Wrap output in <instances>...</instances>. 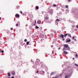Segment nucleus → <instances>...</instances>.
<instances>
[{"instance_id":"nucleus-1","label":"nucleus","mask_w":78,"mask_h":78,"mask_svg":"<svg viewBox=\"0 0 78 78\" xmlns=\"http://www.w3.org/2000/svg\"><path fill=\"white\" fill-rule=\"evenodd\" d=\"M39 37L40 38H44V35L43 34H42L41 35H39Z\"/></svg>"},{"instance_id":"nucleus-2","label":"nucleus","mask_w":78,"mask_h":78,"mask_svg":"<svg viewBox=\"0 0 78 78\" xmlns=\"http://www.w3.org/2000/svg\"><path fill=\"white\" fill-rule=\"evenodd\" d=\"M70 74H69L68 75H66L65 76V78H69V76H70Z\"/></svg>"},{"instance_id":"nucleus-3","label":"nucleus","mask_w":78,"mask_h":78,"mask_svg":"<svg viewBox=\"0 0 78 78\" xmlns=\"http://www.w3.org/2000/svg\"><path fill=\"white\" fill-rule=\"evenodd\" d=\"M64 47L65 48H67L69 47L68 44H65Z\"/></svg>"},{"instance_id":"nucleus-4","label":"nucleus","mask_w":78,"mask_h":78,"mask_svg":"<svg viewBox=\"0 0 78 78\" xmlns=\"http://www.w3.org/2000/svg\"><path fill=\"white\" fill-rule=\"evenodd\" d=\"M37 23L38 24H41V21L40 20H38L37 21Z\"/></svg>"},{"instance_id":"nucleus-5","label":"nucleus","mask_w":78,"mask_h":78,"mask_svg":"<svg viewBox=\"0 0 78 78\" xmlns=\"http://www.w3.org/2000/svg\"><path fill=\"white\" fill-rule=\"evenodd\" d=\"M15 16L17 17H20L19 15L18 14H16Z\"/></svg>"},{"instance_id":"nucleus-6","label":"nucleus","mask_w":78,"mask_h":78,"mask_svg":"<svg viewBox=\"0 0 78 78\" xmlns=\"http://www.w3.org/2000/svg\"><path fill=\"white\" fill-rule=\"evenodd\" d=\"M45 20H48V17H47V16H46L45 17Z\"/></svg>"},{"instance_id":"nucleus-7","label":"nucleus","mask_w":78,"mask_h":78,"mask_svg":"<svg viewBox=\"0 0 78 78\" xmlns=\"http://www.w3.org/2000/svg\"><path fill=\"white\" fill-rule=\"evenodd\" d=\"M63 53L65 54V55H67V52L66 51H64L63 52Z\"/></svg>"},{"instance_id":"nucleus-8","label":"nucleus","mask_w":78,"mask_h":78,"mask_svg":"<svg viewBox=\"0 0 78 78\" xmlns=\"http://www.w3.org/2000/svg\"><path fill=\"white\" fill-rule=\"evenodd\" d=\"M12 74L13 75H15V72H14V71H12Z\"/></svg>"},{"instance_id":"nucleus-9","label":"nucleus","mask_w":78,"mask_h":78,"mask_svg":"<svg viewBox=\"0 0 78 78\" xmlns=\"http://www.w3.org/2000/svg\"><path fill=\"white\" fill-rule=\"evenodd\" d=\"M68 36H69V37H72V36H71V34H68Z\"/></svg>"},{"instance_id":"nucleus-10","label":"nucleus","mask_w":78,"mask_h":78,"mask_svg":"<svg viewBox=\"0 0 78 78\" xmlns=\"http://www.w3.org/2000/svg\"><path fill=\"white\" fill-rule=\"evenodd\" d=\"M60 37H62L63 39V38H64V35L62 34L61 36H60Z\"/></svg>"},{"instance_id":"nucleus-11","label":"nucleus","mask_w":78,"mask_h":78,"mask_svg":"<svg viewBox=\"0 0 78 78\" xmlns=\"http://www.w3.org/2000/svg\"><path fill=\"white\" fill-rule=\"evenodd\" d=\"M70 39L67 40V41H66V42H70Z\"/></svg>"},{"instance_id":"nucleus-12","label":"nucleus","mask_w":78,"mask_h":78,"mask_svg":"<svg viewBox=\"0 0 78 78\" xmlns=\"http://www.w3.org/2000/svg\"><path fill=\"white\" fill-rule=\"evenodd\" d=\"M68 34H64V37H66V36H67L68 35Z\"/></svg>"},{"instance_id":"nucleus-13","label":"nucleus","mask_w":78,"mask_h":78,"mask_svg":"<svg viewBox=\"0 0 78 78\" xmlns=\"http://www.w3.org/2000/svg\"><path fill=\"white\" fill-rule=\"evenodd\" d=\"M10 74V73H8V76H11V75Z\"/></svg>"},{"instance_id":"nucleus-14","label":"nucleus","mask_w":78,"mask_h":78,"mask_svg":"<svg viewBox=\"0 0 78 78\" xmlns=\"http://www.w3.org/2000/svg\"><path fill=\"white\" fill-rule=\"evenodd\" d=\"M35 8L37 9H39V7H38V6H37Z\"/></svg>"},{"instance_id":"nucleus-15","label":"nucleus","mask_w":78,"mask_h":78,"mask_svg":"<svg viewBox=\"0 0 78 78\" xmlns=\"http://www.w3.org/2000/svg\"><path fill=\"white\" fill-rule=\"evenodd\" d=\"M67 49H68V50H70V47H68V48H67Z\"/></svg>"},{"instance_id":"nucleus-16","label":"nucleus","mask_w":78,"mask_h":78,"mask_svg":"<svg viewBox=\"0 0 78 78\" xmlns=\"http://www.w3.org/2000/svg\"><path fill=\"white\" fill-rule=\"evenodd\" d=\"M66 8H69V6L68 5H66Z\"/></svg>"},{"instance_id":"nucleus-17","label":"nucleus","mask_w":78,"mask_h":78,"mask_svg":"<svg viewBox=\"0 0 78 78\" xmlns=\"http://www.w3.org/2000/svg\"><path fill=\"white\" fill-rule=\"evenodd\" d=\"M63 50H67V49L65 48H63Z\"/></svg>"},{"instance_id":"nucleus-18","label":"nucleus","mask_w":78,"mask_h":78,"mask_svg":"<svg viewBox=\"0 0 78 78\" xmlns=\"http://www.w3.org/2000/svg\"><path fill=\"white\" fill-rule=\"evenodd\" d=\"M54 75V73H52L51 74V75Z\"/></svg>"},{"instance_id":"nucleus-19","label":"nucleus","mask_w":78,"mask_h":78,"mask_svg":"<svg viewBox=\"0 0 78 78\" xmlns=\"http://www.w3.org/2000/svg\"><path fill=\"white\" fill-rule=\"evenodd\" d=\"M27 45H29V42L28 41L27 42Z\"/></svg>"},{"instance_id":"nucleus-20","label":"nucleus","mask_w":78,"mask_h":78,"mask_svg":"<svg viewBox=\"0 0 78 78\" xmlns=\"http://www.w3.org/2000/svg\"><path fill=\"white\" fill-rule=\"evenodd\" d=\"M36 28H37V29H38V28H39V27H37V26H36L35 27Z\"/></svg>"},{"instance_id":"nucleus-21","label":"nucleus","mask_w":78,"mask_h":78,"mask_svg":"<svg viewBox=\"0 0 78 78\" xmlns=\"http://www.w3.org/2000/svg\"><path fill=\"white\" fill-rule=\"evenodd\" d=\"M56 21H58V22L59 21H60V20L58 19H57L56 20Z\"/></svg>"},{"instance_id":"nucleus-22","label":"nucleus","mask_w":78,"mask_h":78,"mask_svg":"<svg viewBox=\"0 0 78 78\" xmlns=\"http://www.w3.org/2000/svg\"><path fill=\"white\" fill-rule=\"evenodd\" d=\"M24 41H25V42H27V39H25L24 40Z\"/></svg>"},{"instance_id":"nucleus-23","label":"nucleus","mask_w":78,"mask_h":78,"mask_svg":"<svg viewBox=\"0 0 78 78\" xmlns=\"http://www.w3.org/2000/svg\"><path fill=\"white\" fill-rule=\"evenodd\" d=\"M76 57H78V54H76Z\"/></svg>"},{"instance_id":"nucleus-24","label":"nucleus","mask_w":78,"mask_h":78,"mask_svg":"<svg viewBox=\"0 0 78 78\" xmlns=\"http://www.w3.org/2000/svg\"><path fill=\"white\" fill-rule=\"evenodd\" d=\"M53 6H55L56 7V5H53Z\"/></svg>"},{"instance_id":"nucleus-25","label":"nucleus","mask_w":78,"mask_h":78,"mask_svg":"<svg viewBox=\"0 0 78 78\" xmlns=\"http://www.w3.org/2000/svg\"><path fill=\"white\" fill-rule=\"evenodd\" d=\"M75 65L76 66H77V67H78V65H77L76 64H75Z\"/></svg>"},{"instance_id":"nucleus-26","label":"nucleus","mask_w":78,"mask_h":78,"mask_svg":"<svg viewBox=\"0 0 78 78\" xmlns=\"http://www.w3.org/2000/svg\"><path fill=\"white\" fill-rule=\"evenodd\" d=\"M2 53H4V51H3V50H2Z\"/></svg>"},{"instance_id":"nucleus-27","label":"nucleus","mask_w":78,"mask_h":78,"mask_svg":"<svg viewBox=\"0 0 78 78\" xmlns=\"http://www.w3.org/2000/svg\"><path fill=\"white\" fill-rule=\"evenodd\" d=\"M76 28H78V25H77L76 26Z\"/></svg>"},{"instance_id":"nucleus-28","label":"nucleus","mask_w":78,"mask_h":78,"mask_svg":"<svg viewBox=\"0 0 78 78\" xmlns=\"http://www.w3.org/2000/svg\"><path fill=\"white\" fill-rule=\"evenodd\" d=\"M37 73H39V71H37Z\"/></svg>"},{"instance_id":"nucleus-29","label":"nucleus","mask_w":78,"mask_h":78,"mask_svg":"<svg viewBox=\"0 0 78 78\" xmlns=\"http://www.w3.org/2000/svg\"><path fill=\"white\" fill-rule=\"evenodd\" d=\"M16 27H17V26H18V24H16Z\"/></svg>"},{"instance_id":"nucleus-30","label":"nucleus","mask_w":78,"mask_h":78,"mask_svg":"<svg viewBox=\"0 0 78 78\" xmlns=\"http://www.w3.org/2000/svg\"><path fill=\"white\" fill-rule=\"evenodd\" d=\"M20 13H21V14H22V11H20Z\"/></svg>"},{"instance_id":"nucleus-31","label":"nucleus","mask_w":78,"mask_h":78,"mask_svg":"<svg viewBox=\"0 0 78 78\" xmlns=\"http://www.w3.org/2000/svg\"><path fill=\"white\" fill-rule=\"evenodd\" d=\"M11 30H13V28H11Z\"/></svg>"},{"instance_id":"nucleus-32","label":"nucleus","mask_w":78,"mask_h":78,"mask_svg":"<svg viewBox=\"0 0 78 78\" xmlns=\"http://www.w3.org/2000/svg\"><path fill=\"white\" fill-rule=\"evenodd\" d=\"M68 1H69V2H71V0H68Z\"/></svg>"},{"instance_id":"nucleus-33","label":"nucleus","mask_w":78,"mask_h":78,"mask_svg":"<svg viewBox=\"0 0 78 78\" xmlns=\"http://www.w3.org/2000/svg\"><path fill=\"white\" fill-rule=\"evenodd\" d=\"M60 49H61V48L59 47L58 48V50H60Z\"/></svg>"},{"instance_id":"nucleus-34","label":"nucleus","mask_w":78,"mask_h":78,"mask_svg":"<svg viewBox=\"0 0 78 78\" xmlns=\"http://www.w3.org/2000/svg\"><path fill=\"white\" fill-rule=\"evenodd\" d=\"M35 23H36V21L35 20Z\"/></svg>"},{"instance_id":"nucleus-35","label":"nucleus","mask_w":78,"mask_h":78,"mask_svg":"<svg viewBox=\"0 0 78 78\" xmlns=\"http://www.w3.org/2000/svg\"><path fill=\"white\" fill-rule=\"evenodd\" d=\"M73 39H74V37H73Z\"/></svg>"},{"instance_id":"nucleus-36","label":"nucleus","mask_w":78,"mask_h":78,"mask_svg":"<svg viewBox=\"0 0 78 78\" xmlns=\"http://www.w3.org/2000/svg\"><path fill=\"white\" fill-rule=\"evenodd\" d=\"M12 78H14V77L13 76H12Z\"/></svg>"},{"instance_id":"nucleus-37","label":"nucleus","mask_w":78,"mask_h":78,"mask_svg":"<svg viewBox=\"0 0 78 78\" xmlns=\"http://www.w3.org/2000/svg\"><path fill=\"white\" fill-rule=\"evenodd\" d=\"M52 53H54V52H53V51H52Z\"/></svg>"},{"instance_id":"nucleus-38","label":"nucleus","mask_w":78,"mask_h":78,"mask_svg":"<svg viewBox=\"0 0 78 78\" xmlns=\"http://www.w3.org/2000/svg\"><path fill=\"white\" fill-rule=\"evenodd\" d=\"M65 39H63V41H64Z\"/></svg>"},{"instance_id":"nucleus-39","label":"nucleus","mask_w":78,"mask_h":78,"mask_svg":"<svg viewBox=\"0 0 78 78\" xmlns=\"http://www.w3.org/2000/svg\"><path fill=\"white\" fill-rule=\"evenodd\" d=\"M2 19V18L0 17V20H1Z\"/></svg>"},{"instance_id":"nucleus-40","label":"nucleus","mask_w":78,"mask_h":78,"mask_svg":"<svg viewBox=\"0 0 78 78\" xmlns=\"http://www.w3.org/2000/svg\"><path fill=\"white\" fill-rule=\"evenodd\" d=\"M75 41H76V39H75Z\"/></svg>"},{"instance_id":"nucleus-41","label":"nucleus","mask_w":78,"mask_h":78,"mask_svg":"<svg viewBox=\"0 0 78 78\" xmlns=\"http://www.w3.org/2000/svg\"><path fill=\"white\" fill-rule=\"evenodd\" d=\"M1 49H0V52L1 51Z\"/></svg>"},{"instance_id":"nucleus-42","label":"nucleus","mask_w":78,"mask_h":78,"mask_svg":"<svg viewBox=\"0 0 78 78\" xmlns=\"http://www.w3.org/2000/svg\"><path fill=\"white\" fill-rule=\"evenodd\" d=\"M73 59H74V58H73Z\"/></svg>"},{"instance_id":"nucleus-43","label":"nucleus","mask_w":78,"mask_h":78,"mask_svg":"<svg viewBox=\"0 0 78 78\" xmlns=\"http://www.w3.org/2000/svg\"><path fill=\"white\" fill-rule=\"evenodd\" d=\"M57 78V77H55V78L53 77L52 78Z\"/></svg>"},{"instance_id":"nucleus-44","label":"nucleus","mask_w":78,"mask_h":78,"mask_svg":"<svg viewBox=\"0 0 78 78\" xmlns=\"http://www.w3.org/2000/svg\"><path fill=\"white\" fill-rule=\"evenodd\" d=\"M9 78H10V77H9Z\"/></svg>"},{"instance_id":"nucleus-45","label":"nucleus","mask_w":78,"mask_h":78,"mask_svg":"<svg viewBox=\"0 0 78 78\" xmlns=\"http://www.w3.org/2000/svg\"><path fill=\"white\" fill-rule=\"evenodd\" d=\"M55 34H56V33H55Z\"/></svg>"}]
</instances>
